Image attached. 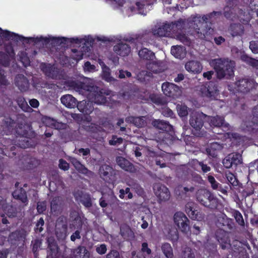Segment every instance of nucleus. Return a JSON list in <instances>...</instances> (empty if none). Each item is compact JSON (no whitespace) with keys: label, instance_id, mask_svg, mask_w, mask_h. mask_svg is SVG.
Segmentation results:
<instances>
[{"label":"nucleus","instance_id":"nucleus-4","mask_svg":"<svg viewBox=\"0 0 258 258\" xmlns=\"http://www.w3.org/2000/svg\"><path fill=\"white\" fill-rule=\"evenodd\" d=\"M211 65L215 70L218 79H228L234 75V62L233 61L222 58L214 59L212 60Z\"/></svg>","mask_w":258,"mask_h":258},{"label":"nucleus","instance_id":"nucleus-47","mask_svg":"<svg viewBox=\"0 0 258 258\" xmlns=\"http://www.w3.org/2000/svg\"><path fill=\"white\" fill-rule=\"evenodd\" d=\"M182 258H196L195 255L192 249L188 247H186L183 251Z\"/></svg>","mask_w":258,"mask_h":258},{"label":"nucleus","instance_id":"nucleus-32","mask_svg":"<svg viewBox=\"0 0 258 258\" xmlns=\"http://www.w3.org/2000/svg\"><path fill=\"white\" fill-rule=\"evenodd\" d=\"M207 118L211 126H222L223 125L225 121L224 117L219 115L215 116H207Z\"/></svg>","mask_w":258,"mask_h":258},{"label":"nucleus","instance_id":"nucleus-19","mask_svg":"<svg viewBox=\"0 0 258 258\" xmlns=\"http://www.w3.org/2000/svg\"><path fill=\"white\" fill-rule=\"evenodd\" d=\"M152 124L154 127L159 130L162 131L166 133H163V137L167 135V132H171L173 130V126L169 123V122L160 119H154L152 122Z\"/></svg>","mask_w":258,"mask_h":258},{"label":"nucleus","instance_id":"nucleus-48","mask_svg":"<svg viewBox=\"0 0 258 258\" xmlns=\"http://www.w3.org/2000/svg\"><path fill=\"white\" fill-rule=\"evenodd\" d=\"M119 197L121 199H123L124 198V196L125 194H127V198L128 199H131L133 198V194L130 192V188L129 187H126L125 189H119Z\"/></svg>","mask_w":258,"mask_h":258},{"label":"nucleus","instance_id":"nucleus-44","mask_svg":"<svg viewBox=\"0 0 258 258\" xmlns=\"http://www.w3.org/2000/svg\"><path fill=\"white\" fill-rule=\"evenodd\" d=\"M230 155L233 166H236L242 163V156L240 154L236 153Z\"/></svg>","mask_w":258,"mask_h":258},{"label":"nucleus","instance_id":"nucleus-12","mask_svg":"<svg viewBox=\"0 0 258 258\" xmlns=\"http://www.w3.org/2000/svg\"><path fill=\"white\" fill-rule=\"evenodd\" d=\"M207 117V115L202 112L192 113L189 119V124L196 130L199 131L203 127Z\"/></svg>","mask_w":258,"mask_h":258},{"label":"nucleus","instance_id":"nucleus-23","mask_svg":"<svg viewBox=\"0 0 258 258\" xmlns=\"http://www.w3.org/2000/svg\"><path fill=\"white\" fill-rule=\"evenodd\" d=\"M13 198L17 200L21 201L25 205L28 204V199L26 191L23 188L20 187L16 189L12 193Z\"/></svg>","mask_w":258,"mask_h":258},{"label":"nucleus","instance_id":"nucleus-58","mask_svg":"<svg viewBox=\"0 0 258 258\" xmlns=\"http://www.w3.org/2000/svg\"><path fill=\"white\" fill-rule=\"evenodd\" d=\"M44 225V221L43 218H40L36 223V226L35 227V230L36 232H41L43 230V226Z\"/></svg>","mask_w":258,"mask_h":258},{"label":"nucleus","instance_id":"nucleus-13","mask_svg":"<svg viewBox=\"0 0 258 258\" xmlns=\"http://www.w3.org/2000/svg\"><path fill=\"white\" fill-rule=\"evenodd\" d=\"M153 189L155 195L161 201H166L169 199L170 194L168 188L164 185L161 184H155Z\"/></svg>","mask_w":258,"mask_h":258},{"label":"nucleus","instance_id":"nucleus-61","mask_svg":"<svg viewBox=\"0 0 258 258\" xmlns=\"http://www.w3.org/2000/svg\"><path fill=\"white\" fill-rule=\"evenodd\" d=\"M249 48L254 53H258V41H251L249 43Z\"/></svg>","mask_w":258,"mask_h":258},{"label":"nucleus","instance_id":"nucleus-53","mask_svg":"<svg viewBox=\"0 0 258 258\" xmlns=\"http://www.w3.org/2000/svg\"><path fill=\"white\" fill-rule=\"evenodd\" d=\"M91 100L86 101L84 110L86 111V112H84V114L89 115L93 111L94 107L93 106Z\"/></svg>","mask_w":258,"mask_h":258},{"label":"nucleus","instance_id":"nucleus-39","mask_svg":"<svg viewBox=\"0 0 258 258\" xmlns=\"http://www.w3.org/2000/svg\"><path fill=\"white\" fill-rule=\"evenodd\" d=\"M76 222L78 224V226L77 227V228L78 229L74 233H73V234L71 236V240L72 241H75L77 239L81 238L80 230H81L82 229L83 225V221L81 219H78L76 220Z\"/></svg>","mask_w":258,"mask_h":258},{"label":"nucleus","instance_id":"nucleus-22","mask_svg":"<svg viewBox=\"0 0 258 258\" xmlns=\"http://www.w3.org/2000/svg\"><path fill=\"white\" fill-rule=\"evenodd\" d=\"M185 68L188 72L199 74L203 69V66L198 61L190 60L185 63Z\"/></svg>","mask_w":258,"mask_h":258},{"label":"nucleus","instance_id":"nucleus-33","mask_svg":"<svg viewBox=\"0 0 258 258\" xmlns=\"http://www.w3.org/2000/svg\"><path fill=\"white\" fill-rule=\"evenodd\" d=\"M171 53L175 57L181 59L185 55L184 47L180 45L172 46L171 48Z\"/></svg>","mask_w":258,"mask_h":258},{"label":"nucleus","instance_id":"nucleus-3","mask_svg":"<svg viewBox=\"0 0 258 258\" xmlns=\"http://www.w3.org/2000/svg\"><path fill=\"white\" fill-rule=\"evenodd\" d=\"M221 15V12L213 11L204 15L202 17L200 16L193 17L192 26L194 29V34L201 39H205L206 36L210 35L213 32V29L208 26V23H212Z\"/></svg>","mask_w":258,"mask_h":258},{"label":"nucleus","instance_id":"nucleus-20","mask_svg":"<svg viewBox=\"0 0 258 258\" xmlns=\"http://www.w3.org/2000/svg\"><path fill=\"white\" fill-rule=\"evenodd\" d=\"M113 51L121 56H127L131 52V47L126 43H118L113 46Z\"/></svg>","mask_w":258,"mask_h":258},{"label":"nucleus","instance_id":"nucleus-28","mask_svg":"<svg viewBox=\"0 0 258 258\" xmlns=\"http://www.w3.org/2000/svg\"><path fill=\"white\" fill-rule=\"evenodd\" d=\"M56 43V45L61 44H67L69 42L72 44L75 43L79 44L82 42V39L76 38H67L66 37L53 38L52 39Z\"/></svg>","mask_w":258,"mask_h":258},{"label":"nucleus","instance_id":"nucleus-42","mask_svg":"<svg viewBox=\"0 0 258 258\" xmlns=\"http://www.w3.org/2000/svg\"><path fill=\"white\" fill-rule=\"evenodd\" d=\"M100 64L103 70V78L106 81L109 82L111 80L110 77V69L108 67L106 66L104 62H100Z\"/></svg>","mask_w":258,"mask_h":258},{"label":"nucleus","instance_id":"nucleus-29","mask_svg":"<svg viewBox=\"0 0 258 258\" xmlns=\"http://www.w3.org/2000/svg\"><path fill=\"white\" fill-rule=\"evenodd\" d=\"M61 102L68 108H74L77 105V99L72 95L62 96L60 98Z\"/></svg>","mask_w":258,"mask_h":258},{"label":"nucleus","instance_id":"nucleus-30","mask_svg":"<svg viewBox=\"0 0 258 258\" xmlns=\"http://www.w3.org/2000/svg\"><path fill=\"white\" fill-rule=\"evenodd\" d=\"M90 252L86 247L79 246L74 249L73 258H89Z\"/></svg>","mask_w":258,"mask_h":258},{"label":"nucleus","instance_id":"nucleus-26","mask_svg":"<svg viewBox=\"0 0 258 258\" xmlns=\"http://www.w3.org/2000/svg\"><path fill=\"white\" fill-rule=\"evenodd\" d=\"M170 25L165 23L160 26L157 28L152 30V33L154 36L158 37H165L170 32Z\"/></svg>","mask_w":258,"mask_h":258},{"label":"nucleus","instance_id":"nucleus-5","mask_svg":"<svg viewBox=\"0 0 258 258\" xmlns=\"http://www.w3.org/2000/svg\"><path fill=\"white\" fill-rule=\"evenodd\" d=\"M197 201L202 205L214 210L217 208L218 199L214 195L206 189H200L196 193Z\"/></svg>","mask_w":258,"mask_h":258},{"label":"nucleus","instance_id":"nucleus-57","mask_svg":"<svg viewBox=\"0 0 258 258\" xmlns=\"http://www.w3.org/2000/svg\"><path fill=\"white\" fill-rule=\"evenodd\" d=\"M123 142V139L121 137L117 138L116 136L113 135L111 140L109 141L110 145H116L117 144H121Z\"/></svg>","mask_w":258,"mask_h":258},{"label":"nucleus","instance_id":"nucleus-54","mask_svg":"<svg viewBox=\"0 0 258 258\" xmlns=\"http://www.w3.org/2000/svg\"><path fill=\"white\" fill-rule=\"evenodd\" d=\"M120 234L124 238H127L130 237L132 234V231L129 227L125 226L120 228Z\"/></svg>","mask_w":258,"mask_h":258},{"label":"nucleus","instance_id":"nucleus-27","mask_svg":"<svg viewBox=\"0 0 258 258\" xmlns=\"http://www.w3.org/2000/svg\"><path fill=\"white\" fill-rule=\"evenodd\" d=\"M68 230V225L62 219L58 218L56 223L55 232L57 236L66 237Z\"/></svg>","mask_w":258,"mask_h":258},{"label":"nucleus","instance_id":"nucleus-1","mask_svg":"<svg viewBox=\"0 0 258 258\" xmlns=\"http://www.w3.org/2000/svg\"><path fill=\"white\" fill-rule=\"evenodd\" d=\"M64 84L70 89L75 90L80 93H86L88 99L96 104H103L107 101L105 96L109 95V93L99 87L78 80H68L64 82Z\"/></svg>","mask_w":258,"mask_h":258},{"label":"nucleus","instance_id":"nucleus-8","mask_svg":"<svg viewBox=\"0 0 258 258\" xmlns=\"http://www.w3.org/2000/svg\"><path fill=\"white\" fill-rule=\"evenodd\" d=\"M215 237L222 249L231 247V241L229 233L227 231L221 229H218L215 232Z\"/></svg>","mask_w":258,"mask_h":258},{"label":"nucleus","instance_id":"nucleus-35","mask_svg":"<svg viewBox=\"0 0 258 258\" xmlns=\"http://www.w3.org/2000/svg\"><path fill=\"white\" fill-rule=\"evenodd\" d=\"M138 54L141 58L148 60H153L155 56L154 52L146 48H142Z\"/></svg>","mask_w":258,"mask_h":258},{"label":"nucleus","instance_id":"nucleus-11","mask_svg":"<svg viewBox=\"0 0 258 258\" xmlns=\"http://www.w3.org/2000/svg\"><path fill=\"white\" fill-rule=\"evenodd\" d=\"M162 90L166 96L173 98H177L181 93L180 89L178 86L169 82L163 83Z\"/></svg>","mask_w":258,"mask_h":258},{"label":"nucleus","instance_id":"nucleus-15","mask_svg":"<svg viewBox=\"0 0 258 258\" xmlns=\"http://www.w3.org/2000/svg\"><path fill=\"white\" fill-rule=\"evenodd\" d=\"M233 85L235 92L243 93L249 92L252 88L251 83L247 79H241L237 80L234 83Z\"/></svg>","mask_w":258,"mask_h":258},{"label":"nucleus","instance_id":"nucleus-45","mask_svg":"<svg viewBox=\"0 0 258 258\" xmlns=\"http://www.w3.org/2000/svg\"><path fill=\"white\" fill-rule=\"evenodd\" d=\"M18 147L22 149H25L29 147L30 143L28 141V138L20 137L18 140L17 144H16Z\"/></svg>","mask_w":258,"mask_h":258},{"label":"nucleus","instance_id":"nucleus-10","mask_svg":"<svg viewBox=\"0 0 258 258\" xmlns=\"http://www.w3.org/2000/svg\"><path fill=\"white\" fill-rule=\"evenodd\" d=\"M196 208L197 205L195 203L189 202L185 205V211L190 219L200 221L204 220L205 214L198 212Z\"/></svg>","mask_w":258,"mask_h":258},{"label":"nucleus","instance_id":"nucleus-24","mask_svg":"<svg viewBox=\"0 0 258 258\" xmlns=\"http://www.w3.org/2000/svg\"><path fill=\"white\" fill-rule=\"evenodd\" d=\"M116 160L117 165L125 171L130 172L135 171V168L134 165L124 158L117 157Z\"/></svg>","mask_w":258,"mask_h":258},{"label":"nucleus","instance_id":"nucleus-51","mask_svg":"<svg viewBox=\"0 0 258 258\" xmlns=\"http://www.w3.org/2000/svg\"><path fill=\"white\" fill-rule=\"evenodd\" d=\"M9 84L8 80L6 78L5 71L0 67V85L7 86Z\"/></svg>","mask_w":258,"mask_h":258},{"label":"nucleus","instance_id":"nucleus-7","mask_svg":"<svg viewBox=\"0 0 258 258\" xmlns=\"http://www.w3.org/2000/svg\"><path fill=\"white\" fill-rule=\"evenodd\" d=\"M200 91L203 97H207L211 100L217 99L219 94L217 84L212 81L202 86L200 88Z\"/></svg>","mask_w":258,"mask_h":258},{"label":"nucleus","instance_id":"nucleus-40","mask_svg":"<svg viewBox=\"0 0 258 258\" xmlns=\"http://www.w3.org/2000/svg\"><path fill=\"white\" fill-rule=\"evenodd\" d=\"M5 214L9 217H15L17 216V210L12 205L7 204L4 206Z\"/></svg>","mask_w":258,"mask_h":258},{"label":"nucleus","instance_id":"nucleus-14","mask_svg":"<svg viewBox=\"0 0 258 258\" xmlns=\"http://www.w3.org/2000/svg\"><path fill=\"white\" fill-rule=\"evenodd\" d=\"M98 173L102 179L108 181L111 180V177L115 174L113 167L105 163L100 166Z\"/></svg>","mask_w":258,"mask_h":258},{"label":"nucleus","instance_id":"nucleus-37","mask_svg":"<svg viewBox=\"0 0 258 258\" xmlns=\"http://www.w3.org/2000/svg\"><path fill=\"white\" fill-rule=\"evenodd\" d=\"M240 58L242 61L245 62L249 66L256 69L258 68V59L250 57L247 54L242 55Z\"/></svg>","mask_w":258,"mask_h":258},{"label":"nucleus","instance_id":"nucleus-56","mask_svg":"<svg viewBox=\"0 0 258 258\" xmlns=\"http://www.w3.org/2000/svg\"><path fill=\"white\" fill-rule=\"evenodd\" d=\"M46 209V202L45 201L38 202L37 204V210L39 214L43 213Z\"/></svg>","mask_w":258,"mask_h":258},{"label":"nucleus","instance_id":"nucleus-64","mask_svg":"<svg viewBox=\"0 0 258 258\" xmlns=\"http://www.w3.org/2000/svg\"><path fill=\"white\" fill-rule=\"evenodd\" d=\"M106 258H120V255L117 251L111 250L106 255Z\"/></svg>","mask_w":258,"mask_h":258},{"label":"nucleus","instance_id":"nucleus-49","mask_svg":"<svg viewBox=\"0 0 258 258\" xmlns=\"http://www.w3.org/2000/svg\"><path fill=\"white\" fill-rule=\"evenodd\" d=\"M177 110L179 116L180 117H185L187 115V107L185 105H177Z\"/></svg>","mask_w":258,"mask_h":258},{"label":"nucleus","instance_id":"nucleus-62","mask_svg":"<svg viewBox=\"0 0 258 258\" xmlns=\"http://www.w3.org/2000/svg\"><path fill=\"white\" fill-rule=\"evenodd\" d=\"M141 251L143 253H146L147 255H150L152 253V250L149 248L148 244L147 242H143L142 244Z\"/></svg>","mask_w":258,"mask_h":258},{"label":"nucleus","instance_id":"nucleus-46","mask_svg":"<svg viewBox=\"0 0 258 258\" xmlns=\"http://www.w3.org/2000/svg\"><path fill=\"white\" fill-rule=\"evenodd\" d=\"M208 181L210 183L213 189L219 190V188L221 187V185L216 180L214 177L212 175H209L208 176Z\"/></svg>","mask_w":258,"mask_h":258},{"label":"nucleus","instance_id":"nucleus-18","mask_svg":"<svg viewBox=\"0 0 258 258\" xmlns=\"http://www.w3.org/2000/svg\"><path fill=\"white\" fill-rule=\"evenodd\" d=\"M58 250L56 242L54 240H48L47 258H63Z\"/></svg>","mask_w":258,"mask_h":258},{"label":"nucleus","instance_id":"nucleus-36","mask_svg":"<svg viewBox=\"0 0 258 258\" xmlns=\"http://www.w3.org/2000/svg\"><path fill=\"white\" fill-rule=\"evenodd\" d=\"M161 250L166 258H174L173 249L169 243H163L161 246Z\"/></svg>","mask_w":258,"mask_h":258},{"label":"nucleus","instance_id":"nucleus-25","mask_svg":"<svg viewBox=\"0 0 258 258\" xmlns=\"http://www.w3.org/2000/svg\"><path fill=\"white\" fill-rule=\"evenodd\" d=\"M229 31L232 37L241 36L244 32V26L240 23H233L230 24Z\"/></svg>","mask_w":258,"mask_h":258},{"label":"nucleus","instance_id":"nucleus-63","mask_svg":"<svg viewBox=\"0 0 258 258\" xmlns=\"http://www.w3.org/2000/svg\"><path fill=\"white\" fill-rule=\"evenodd\" d=\"M59 167L60 169L64 171L69 169V164L64 160L61 159L59 160Z\"/></svg>","mask_w":258,"mask_h":258},{"label":"nucleus","instance_id":"nucleus-59","mask_svg":"<svg viewBox=\"0 0 258 258\" xmlns=\"http://www.w3.org/2000/svg\"><path fill=\"white\" fill-rule=\"evenodd\" d=\"M192 180L198 184H202L204 183V180L202 176L196 173H193L191 174Z\"/></svg>","mask_w":258,"mask_h":258},{"label":"nucleus","instance_id":"nucleus-16","mask_svg":"<svg viewBox=\"0 0 258 258\" xmlns=\"http://www.w3.org/2000/svg\"><path fill=\"white\" fill-rule=\"evenodd\" d=\"M14 83L21 92H26L29 90V81L24 75H17L15 78Z\"/></svg>","mask_w":258,"mask_h":258},{"label":"nucleus","instance_id":"nucleus-43","mask_svg":"<svg viewBox=\"0 0 258 258\" xmlns=\"http://www.w3.org/2000/svg\"><path fill=\"white\" fill-rule=\"evenodd\" d=\"M80 202L86 208H89L92 206L91 198L89 195L85 194L81 196Z\"/></svg>","mask_w":258,"mask_h":258},{"label":"nucleus","instance_id":"nucleus-52","mask_svg":"<svg viewBox=\"0 0 258 258\" xmlns=\"http://www.w3.org/2000/svg\"><path fill=\"white\" fill-rule=\"evenodd\" d=\"M17 102L20 107L24 111H26L27 109L30 108L25 98L23 97H19L17 99Z\"/></svg>","mask_w":258,"mask_h":258},{"label":"nucleus","instance_id":"nucleus-9","mask_svg":"<svg viewBox=\"0 0 258 258\" xmlns=\"http://www.w3.org/2000/svg\"><path fill=\"white\" fill-rule=\"evenodd\" d=\"M173 218L175 224L182 232L186 233L189 230V221L183 213L181 212L175 213Z\"/></svg>","mask_w":258,"mask_h":258},{"label":"nucleus","instance_id":"nucleus-31","mask_svg":"<svg viewBox=\"0 0 258 258\" xmlns=\"http://www.w3.org/2000/svg\"><path fill=\"white\" fill-rule=\"evenodd\" d=\"M70 161L79 173L84 175H88L89 173L91 172L76 158H72L71 159Z\"/></svg>","mask_w":258,"mask_h":258},{"label":"nucleus","instance_id":"nucleus-6","mask_svg":"<svg viewBox=\"0 0 258 258\" xmlns=\"http://www.w3.org/2000/svg\"><path fill=\"white\" fill-rule=\"evenodd\" d=\"M41 70L44 75L49 78L54 80H61L64 78V72L55 67L54 64L42 63Z\"/></svg>","mask_w":258,"mask_h":258},{"label":"nucleus","instance_id":"nucleus-2","mask_svg":"<svg viewBox=\"0 0 258 258\" xmlns=\"http://www.w3.org/2000/svg\"><path fill=\"white\" fill-rule=\"evenodd\" d=\"M64 84L70 89L75 90L80 93H86L88 99L96 104H103L107 101L105 96L109 95V93L99 87L78 80H68L64 82Z\"/></svg>","mask_w":258,"mask_h":258},{"label":"nucleus","instance_id":"nucleus-50","mask_svg":"<svg viewBox=\"0 0 258 258\" xmlns=\"http://www.w3.org/2000/svg\"><path fill=\"white\" fill-rule=\"evenodd\" d=\"M72 51L74 53L72 56L73 59L78 61L83 58V53L82 52L78 50L77 49H72Z\"/></svg>","mask_w":258,"mask_h":258},{"label":"nucleus","instance_id":"nucleus-60","mask_svg":"<svg viewBox=\"0 0 258 258\" xmlns=\"http://www.w3.org/2000/svg\"><path fill=\"white\" fill-rule=\"evenodd\" d=\"M231 155H228L223 160L224 166L226 168H230L232 167L233 165L231 161Z\"/></svg>","mask_w":258,"mask_h":258},{"label":"nucleus","instance_id":"nucleus-41","mask_svg":"<svg viewBox=\"0 0 258 258\" xmlns=\"http://www.w3.org/2000/svg\"><path fill=\"white\" fill-rule=\"evenodd\" d=\"M226 177L228 182V183L233 186H236L238 185L239 181L233 173L230 172L226 173Z\"/></svg>","mask_w":258,"mask_h":258},{"label":"nucleus","instance_id":"nucleus-21","mask_svg":"<svg viewBox=\"0 0 258 258\" xmlns=\"http://www.w3.org/2000/svg\"><path fill=\"white\" fill-rule=\"evenodd\" d=\"M191 167L198 172H202L203 173H206L209 172L211 168L207 164H204L203 161H199L197 159H193L190 162Z\"/></svg>","mask_w":258,"mask_h":258},{"label":"nucleus","instance_id":"nucleus-38","mask_svg":"<svg viewBox=\"0 0 258 258\" xmlns=\"http://www.w3.org/2000/svg\"><path fill=\"white\" fill-rule=\"evenodd\" d=\"M231 214L232 216L234 218L236 222L239 225L243 227L244 226L245 223L243 218V216L238 210L233 209L231 212Z\"/></svg>","mask_w":258,"mask_h":258},{"label":"nucleus","instance_id":"nucleus-17","mask_svg":"<svg viewBox=\"0 0 258 258\" xmlns=\"http://www.w3.org/2000/svg\"><path fill=\"white\" fill-rule=\"evenodd\" d=\"M0 38L3 40H12L15 42H23L25 37L8 30H3L0 28Z\"/></svg>","mask_w":258,"mask_h":258},{"label":"nucleus","instance_id":"nucleus-34","mask_svg":"<svg viewBox=\"0 0 258 258\" xmlns=\"http://www.w3.org/2000/svg\"><path fill=\"white\" fill-rule=\"evenodd\" d=\"M126 120L133 123L135 126L138 127H143L147 124L143 116H129L126 118Z\"/></svg>","mask_w":258,"mask_h":258},{"label":"nucleus","instance_id":"nucleus-55","mask_svg":"<svg viewBox=\"0 0 258 258\" xmlns=\"http://www.w3.org/2000/svg\"><path fill=\"white\" fill-rule=\"evenodd\" d=\"M0 63L5 67L10 64V58L4 53L0 52Z\"/></svg>","mask_w":258,"mask_h":258}]
</instances>
